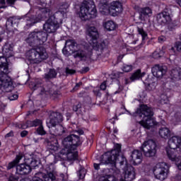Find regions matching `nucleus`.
Returning a JSON list of instances; mask_svg holds the SVG:
<instances>
[{
	"mask_svg": "<svg viewBox=\"0 0 181 181\" xmlns=\"http://www.w3.org/2000/svg\"><path fill=\"white\" fill-rule=\"evenodd\" d=\"M86 36L88 43L91 47L86 48L83 45L77 44L75 40L69 39L65 42L66 46H68L73 52V57L74 59H80L83 62H91L93 59V49H97L98 50H103L107 47V42L103 41L98 45V37H100V33L98 29L95 26H89L86 29Z\"/></svg>",
	"mask_w": 181,
	"mask_h": 181,
	"instance_id": "1",
	"label": "nucleus"
},
{
	"mask_svg": "<svg viewBox=\"0 0 181 181\" xmlns=\"http://www.w3.org/2000/svg\"><path fill=\"white\" fill-rule=\"evenodd\" d=\"M62 122L63 115L57 112H52L49 118L47 120V126L50 135L45 138V142L47 144L48 149L54 151V152L59 151V148H60L59 141L54 136H62L63 134L67 132V129L60 124V122Z\"/></svg>",
	"mask_w": 181,
	"mask_h": 181,
	"instance_id": "2",
	"label": "nucleus"
},
{
	"mask_svg": "<svg viewBox=\"0 0 181 181\" xmlns=\"http://www.w3.org/2000/svg\"><path fill=\"white\" fill-rule=\"evenodd\" d=\"M62 148L60 151L61 155H64L68 160H76L78 158L77 148L83 144L80 136L76 134H71L64 138L62 140Z\"/></svg>",
	"mask_w": 181,
	"mask_h": 181,
	"instance_id": "3",
	"label": "nucleus"
},
{
	"mask_svg": "<svg viewBox=\"0 0 181 181\" xmlns=\"http://www.w3.org/2000/svg\"><path fill=\"white\" fill-rule=\"evenodd\" d=\"M9 74V64L5 57H0V90L10 93L13 90V82Z\"/></svg>",
	"mask_w": 181,
	"mask_h": 181,
	"instance_id": "4",
	"label": "nucleus"
},
{
	"mask_svg": "<svg viewBox=\"0 0 181 181\" xmlns=\"http://www.w3.org/2000/svg\"><path fill=\"white\" fill-rule=\"evenodd\" d=\"M136 114L139 117H143V119L139 122L140 125L146 129H151L152 127L156 125V122L152 118L153 117V109L146 105H141L136 110Z\"/></svg>",
	"mask_w": 181,
	"mask_h": 181,
	"instance_id": "5",
	"label": "nucleus"
},
{
	"mask_svg": "<svg viewBox=\"0 0 181 181\" xmlns=\"http://www.w3.org/2000/svg\"><path fill=\"white\" fill-rule=\"evenodd\" d=\"M119 152H121V144H117L115 145L113 150L102 155L100 163L93 164L95 170H100L101 165H112L115 168L117 159L119 156Z\"/></svg>",
	"mask_w": 181,
	"mask_h": 181,
	"instance_id": "6",
	"label": "nucleus"
},
{
	"mask_svg": "<svg viewBox=\"0 0 181 181\" xmlns=\"http://www.w3.org/2000/svg\"><path fill=\"white\" fill-rule=\"evenodd\" d=\"M79 18L81 21H89L97 18V8L93 0H85L80 6L78 13Z\"/></svg>",
	"mask_w": 181,
	"mask_h": 181,
	"instance_id": "7",
	"label": "nucleus"
},
{
	"mask_svg": "<svg viewBox=\"0 0 181 181\" xmlns=\"http://www.w3.org/2000/svg\"><path fill=\"white\" fill-rule=\"evenodd\" d=\"M30 88H31L33 91H37L38 94L41 95L46 94V95H50L52 98H59V95H60V92L53 90V85L52 83L43 86L42 80L40 79H37L35 83L30 84Z\"/></svg>",
	"mask_w": 181,
	"mask_h": 181,
	"instance_id": "8",
	"label": "nucleus"
},
{
	"mask_svg": "<svg viewBox=\"0 0 181 181\" xmlns=\"http://www.w3.org/2000/svg\"><path fill=\"white\" fill-rule=\"evenodd\" d=\"M47 57L49 55L44 47L33 48L26 52V58L31 64H39L43 60H46Z\"/></svg>",
	"mask_w": 181,
	"mask_h": 181,
	"instance_id": "9",
	"label": "nucleus"
},
{
	"mask_svg": "<svg viewBox=\"0 0 181 181\" xmlns=\"http://www.w3.org/2000/svg\"><path fill=\"white\" fill-rule=\"evenodd\" d=\"M63 23V13L60 11L56 12L49 17L43 25V29L47 33H54Z\"/></svg>",
	"mask_w": 181,
	"mask_h": 181,
	"instance_id": "10",
	"label": "nucleus"
},
{
	"mask_svg": "<svg viewBox=\"0 0 181 181\" xmlns=\"http://www.w3.org/2000/svg\"><path fill=\"white\" fill-rule=\"evenodd\" d=\"M45 170L47 174L37 173L33 177L32 181H67L68 177L67 175H64V174H60V178L56 180L54 168H53L52 165H47Z\"/></svg>",
	"mask_w": 181,
	"mask_h": 181,
	"instance_id": "11",
	"label": "nucleus"
},
{
	"mask_svg": "<svg viewBox=\"0 0 181 181\" xmlns=\"http://www.w3.org/2000/svg\"><path fill=\"white\" fill-rule=\"evenodd\" d=\"M48 36L47 33L35 29L29 34L28 37L26 39V42L29 46L36 47V46L43 45V43L47 42Z\"/></svg>",
	"mask_w": 181,
	"mask_h": 181,
	"instance_id": "12",
	"label": "nucleus"
},
{
	"mask_svg": "<svg viewBox=\"0 0 181 181\" xmlns=\"http://www.w3.org/2000/svg\"><path fill=\"white\" fill-rule=\"evenodd\" d=\"M52 10L50 8L40 7L36 16L30 17H24V21L26 22V26H33L35 23H38L41 21H45L48 16H52Z\"/></svg>",
	"mask_w": 181,
	"mask_h": 181,
	"instance_id": "13",
	"label": "nucleus"
},
{
	"mask_svg": "<svg viewBox=\"0 0 181 181\" xmlns=\"http://www.w3.org/2000/svg\"><path fill=\"white\" fill-rule=\"evenodd\" d=\"M168 172L169 167L166 163H158L153 169V175L158 180H165L168 177Z\"/></svg>",
	"mask_w": 181,
	"mask_h": 181,
	"instance_id": "14",
	"label": "nucleus"
},
{
	"mask_svg": "<svg viewBox=\"0 0 181 181\" xmlns=\"http://www.w3.org/2000/svg\"><path fill=\"white\" fill-rule=\"evenodd\" d=\"M140 149L146 158H153L156 155V143L152 139L146 141Z\"/></svg>",
	"mask_w": 181,
	"mask_h": 181,
	"instance_id": "15",
	"label": "nucleus"
},
{
	"mask_svg": "<svg viewBox=\"0 0 181 181\" xmlns=\"http://www.w3.org/2000/svg\"><path fill=\"white\" fill-rule=\"evenodd\" d=\"M157 21L161 25H170L172 18H170V9L165 8L164 11L157 15Z\"/></svg>",
	"mask_w": 181,
	"mask_h": 181,
	"instance_id": "16",
	"label": "nucleus"
},
{
	"mask_svg": "<svg viewBox=\"0 0 181 181\" xmlns=\"http://www.w3.org/2000/svg\"><path fill=\"white\" fill-rule=\"evenodd\" d=\"M167 156L170 160L175 162V165L181 170V156H176V149L170 148V147L166 148Z\"/></svg>",
	"mask_w": 181,
	"mask_h": 181,
	"instance_id": "17",
	"label": "nucleus"
},
{
	"mask_svg": "<svg viewBox=\"0 0 181 181\" xmlns=\"http://www.w3.org/2000/svg\"><path fill=\"white\" fill-rule=\"evenodd\" d=\"M167 69L166 66L156 64L151 68V73L154 77L157 78H161L164 74H166Z\"/></svg>",
	"mask_w": 181,
	"mask_h": 181,
	"instance_id": "18",
	"label": "nucleus"
},
{
	"mask_svg": "<svg viewBox=\"0 0 181 181\" xmlns=\"http://www.w3.org/2000/svg\"><path fill=\"white\" fill-rule=\"evenodd\" d=\"M32 172V168L29 164L21 163L16 166V175H20L21 176H25L29 175Z\"/></svg>",
	"mask_w": 181,
	"mask_h": 181,
	"instance_id": "19",
	"label": "nucleus"
},
{
	"mask_svg": "<svg viewBox=\"0 0 181 181\" xmlns=\"http://www.w3.org/2000/svg\"><path fill=\"white\" fill-rule=\"evenodd\" d=\"M135 179V168L132 165H127L124 170V178L120 181H132Z\"/></svg>",
	"mask_w": 181,
	"mask_h": 181,
	"instance_id": "20",
	"label": "nucleus"
},
{
	"mask_svg": "<svg viewBox=\"0 0 181 181\" xmlns=\"http://www.w3.org/2000/svg\"><path fill=\"white\" fill-rule=\"evenodd\" d=\"M110 13L112 12L113 16L122 12V4L119 1H112L110 3Z\"/></svg>",
	"mask_w": 181,
	"mask_h": 181,
	"instance_id": "21",
	"label": "nucleus"
},
{
	"mask_svg": "<svg viewBox=\"0 0 181 181\" xmlns=\"http://www.w3.org/2000/svg\"><path fill=\"white\" fill-rule=\"evenodd\" d=\"M181 145L180 136H174L168 140V146L170 149H177Z\"/></svg>",
	"mask_w": 181,
	"mask_h": 181,
	"instance_id": "22",
	"label": "nucleus"
},
{
	"mask_svg": "<svg viewBox=\"0 0 181 181\" xmlns=\"http://www.w3.org/2000/svg\"><path fill=\"white\" fill-rule=\"evenodd\" d=\"M42 126V120L39 119H36L33 121H27L26 124H22L18 126V128L21 129H26V128H29L30 127H40Z\"/></svg>",
	"mask_w": 181,
	"mask_h": 181,
	"instance_id": "23",
	"label": "nucleus"
},
{
	"mask_svg": "<svg viewBox=\"0 0 181 181\" xmlns=\"http://www.w3.org/2000/svg\"><path fill=\"white\" fill-rule=\"evenodd\" d=\"M170 77L171 80L177 81L181 80V68L179 66L174 67L170 71Z\"/></svg>",
	"mask_w": 181,
	"mask_h": 181,
	"instance_id": "24",
	"label": "nucleus"
},
{
	"mask_svg": "<svg viewBox=\"0 0 181 181\" xmlns=\"http://www.w3.org/2000/svg\"><path fill=\"white\" fill-rule=\"evenodd\" d=\"M131 156L135 165H139L142 162V152L141 151L134 150Z\"/></svg>",
	"mask_w": 181,
	"mask_h": 181,
	"instance_id": "25",
	"label": "nucleus"
},
{
	"mask_svg": "<svg viewBox=\"0 0 181 181\" xmlns=\"http://www.w3.org/2000/svg\"><path fill=\"white\" fill-rule=\"evenodd\" d=\"M2 53L5 57H12L13 56V47L8 43H6L2 49Z\"/></svg>",
	"mask_w": 181,
	"mask_h": 181,
	"instance_id": "26",
	"label": "nucleus"
},
{
	"mask_svg": "<svg viewBox=\"0 0 181 181\" xmlns=\"http://www.w3.org/2000/svg\"><path fill=\"white\" fill-rule=\"evenodd\" d=\"M158 134L161 138H163L164 139H169L170 136H172V133L170 132V129L168 127H161L159 129Z\"/></svg>",
	"mask_w": 181,
	"mask_h": 181,
	"instance_id": "27",
	"label": "nucleus"
},
{
	"mask_svg": "<svg viewBox=\"0 0 181 181\" xmlns=\"http://www.w3.org/2000/svg\"><path fill=\"white\" fill-rule=\"evenodd\" d=\"M23 156H24L23 153H19L18 155H17L15 160L8 163L7 166L8 170H10V169H13V168H15V166H16V165H18V163H19L21 160H22Z\"/></svg>",
	"mask_w": 181,
	"mask_h": 181,
	"instance_id": "28",
	"label": "nucleus"
},
{
	"mask_svg": "<svg viewBox=\"0 0 181 181\" xmlns=\"http://www.w3.org/2000/svg\"><path fill=\"white\" fill-rule=\"evenodd\" d=\"M152 15V9L149 7H144L140 9V16L139 18L141 21H145V18L143 16H149Z\"/></svg>",
	"mask_w": 181,
	"mask_h": 181,
	"instance_id": "29",
	"label": "nucleus"
},
{
	"mask_svg": "<svg viewBox=\"0 0 181 181\" xmlns=\"http://www.w3.org/2000/svg\"><path fill=\"white\" fill-rule=\"evenodd\" d=\"M104 28L107 30L109 32L111 30H115V28H117L115 23L112 21H107L103 24Z\"/></svg>",
	"mask_w": 181,
	"mask_h": 181,
	"instance_id": "30",
	"label": "nucleus"
},
{
	"mask_svg": "<svg viewBox=\"0 0 181 181\" xmlns=\"http://www.w3.org/2000/svg\"><path fill=\"white\" fill-rule=\"evenodd\" d=\"M163 54H165V49L163 47L161 49L158 48L152 54V57L153 59H160Z\"/></svg>",
	"mask_w": 181,
	"mask_h": 181,
	"instance_id": "31",
	"label": "nucleus"
},
{
	"mask_svg": "<svg viewBox=\"0 0 181 181\" xmlns=\"http://www.w3.org/2000/svg\"><path fill=\"white\" fill-rule=\"evenodd\" d=\"M144 76H145V73H141V69H138L132 75L130 79L132 81H134V80H139V78L144 77Z\"/></svg>",
	"mask_w": 181,
	"mask_h": 181,
	"instance_id": "32",
	"label": "nucleus"
},
{
	"mask_svg": "<svg viewBox=\"0 0 181 181\" xmlns=\"http://www.w3.org/2000/svg\"><path fill=\"white\" fill-rule=\"evenodd\" d=\"M100 11L102 13H111L110 6H108L107 3L100 4Z\"/></svg>",
	"mask_w": 181,
	"mask_h": 181,
	"instance_id": "33",
	"label": "nucleus"
},
{
	"mask_svg": "<svg viewBox=\"0 0 181 181\" xmlns=\"http://www.w3.org/2000/svg\"><path fill=\"white\" fill-rule=\"evenodd\" d=\"M21 17L12 16L8 18V21L11 23V26H18Z\"/></svg>",
	"mask_w": 181,
	"mask_h": 181,
	"instance_id": "34",
	"label": "nucleus"
},
{
	"mask_svg": "<svg viewBox=\"0 0 181 181\" xmlns=\"http://www.w3.org/2000/svg\"><path fill=\"white\" fill-rule=\"evenodd\" d=\"M57 76V73L56 72V70L54 69H50L49 73L45 74V78H54Z\"/></svg>",
	"mask_w": 181,
	"mask_h": 181,
	"instance_id": "35",
	"label": "nucleus"
},
{
	"mask_svg": "<svg viewBox=\"0 0 181 181\" xmlns=\"http://www.w3.org/2000/svg\"><path fill=\"white\" fill-rule=\"evenodd\" d=\"M137 32H138L139 35H141V36L142 37V40H145V39H146V37H148V33H146L145 32V30H144L143 28L137 27Z\"/></svg>",
	"mask_w": 181,
	"mask_h": 181,
	"instance_id": "36",
	"label": "nucleus"
},
{
	"mask_svg": "<svg viewBox=\"0 0 181 181\" xmlns=\"http://www.w3.org/2000/svg\"><path fill=\"white\" fill-rule=\"evenodd\" d=\"M26 162L28 165L30 166V168H36V166H37V160L34 158H30Z\"/></svg>",
	"mask_w": 181,
	"mask_h": 181,
	"instance_id": "37",
	"label": "nucleus"
},
{
	"mask_svg": "<svg viewBox=\"0 0 181 181\" xmlns=\"http://www.w3.org/2000/svg\"><path fill=\"white\" fill-rule=\"evenodd\" d=\"M159 103L161 104V105H164V104H168L169 103V98L165 95H161Z\"/></svg>",
	"mask_w": 181,
	"mask_h": 181,
	"instance_id": "38",
	"label": "nucleus"
},
{
	"mask_svg": "<svg viewBox=\"0 0 181 181\" xmlns=\"http://www.w3.org/2000/svg\"><path fill=\"white\" fill-rule=\"evenodd\" d=\"M132 69H134V66L132 65H128V64H123V66L122 69L125 73H129V71H132Z\"/></svg>",
	"mask_w": 181,
	"mask_h": 181,
	"instance_id": "39",
	"label": "nucleus"
},
{
	"mask_svg": "<svg viewBox=\"0 0 181 181\" xmlns=\"http://www.w3.org/2000/svg\"><path fill=\"white\" fill-rule=\"evenodd\" d=\"M37 133L38 135H46V131H45V129L43 128V125L41 124V126L37 129Z\"/></svg>",
	"mask_w": 181,
	"mask_h": 181,
	"instance_id": "40",
	"label": "nucleus"
},
{
	"mask_svg": "<svg viewBox=\"0 0 181 181\" xmlns=\"http://www.w3.org/2000/svg\"><path fill=\"white\" fill-rule=\"evenodd\" d=\"M35 4L40 5L42 8H46L47 2L46 0H33Z\"/></svg>",
	"mask_w": 181,
	"mask_h": 181,
	"instance_id": "41",
	"label": "nucleus"
},
{
	"mask_svg": "<svg viewBox=\"0 0 181 181\" xmlns=\"http://www.w3.org/2000/svg\"><path fill=\"white\" fill-rule=\"evenodd\" d=\"M73 110L75 111V112H77V111H81V103H78L76 105H74L73 106Z\"/></svg>",
	"mask_w": 181,
	"mask_h": 181,
	"instance_id": "42",
	"label": "nucleus"
},
{
	"mask_svg": "<svg viewBox=\"0 0 181 181\" xmlns=\"http://www.w3.org/2000/svg\"><path fill=\"white\" fill-rule=\"evenodd\" d=\"M78 176L79 179H84V177L86 176V171H84V170H80L78 172Z\"/></svg>",
	"mask_w": 181,
	"mask_h": 181,
	"instance_id": "43",
	"label": "nucleus"
},
{
	"mask_svg": "<svg viewBox=\"0 0 181 181\" xmlns=\"http://www.w3.org/2000/svg\"><path fill=\"white\" fill-rule=\"evenodd\" d=\"M93 93H94L95 95H96V97H101V95H102V93L100 91L99 88H95L93 90Z\"/></svg>",
	"mask_w": 181,
	"mask_h": 181,
	"instance_id": "44",
	"label": "nucleus"
},
{
	"mask_svg": "<svg viewBox=\"0 0 181 181\" xmlns=\"http://www.w3.org/2000/svg\"><path fill=\"white\" fill-rule=\"evenodd\" d=\"M100 90H102L103 91H105V90L107 89V82L106 81H103L100 86Z\"/></svg>",
	"mask_w": 181,
	"mask_h": 181,
	"instance_id": "45",
	"label": "nucleus"
},
{
	"mask_svg": "<svg viewBox=\"0 0 181 181\" xmlns=\"http://www.w3.org/2000/svg\"><path fill=\"white\" fill-rule=\"evenodd\" d=\"M19 177L15 176L13 175H10L8 181H18Z\"/></svg>",
	"mask_w": 181,
	"mask_h": 181,
	"instance_id": "46",
	"label": "nucleus"
},
{
	"mask_svg": "<svg viewBox=\"0 0 181 181\" xmlns=\"http://www.w3.org/2000/svg\"><path fill=\"white\" fill-rule=\"evenodd\" d=\"M120 166H122L123 165H127V158L125 157L122 156L121 160L119 161Z\"/></svg>",
	"mask_w": 181,
	"mask_h": 181,
	"instance_id": "47",
	"label": "nucleus"
},
{
	"mask_svg": "<svg viewBox=\"0 0 181 181\" xmlns=\"http://www.w3.org/2000/svg\"><path fill=\"white\" fill-rule=\"evenodd\" d=\"M81 86H83V82H78V83H76L73 89L74 91H77V90H78V88H80Z\"/></svg>",
	"mask_w": 181,
	"mask_h": 181,
	"instance_id": "48",
	"label": "nucleus"
},
{
	"mask_svg": "<svg viewBox=\"0 0 181 181\" xmlns=\"http://www.w3.org/2000/svg\"><path fill=\"white\" fill-rule=\"evenodd\" d=\"M74 73H76V70L70 69L69 68L66 69V74H74Z\"/></svg>",
	"mask_w": 181,
	"mask_h": 181,
	"instance_id": "49",
	"label": "nucleus"
},
{
	"mask_svg": "<svg viewBox=\"0 0 181 181\" xmlns=\"http://www.w3.org/2000/svg\"><path fill=\"white\" fill-rule=\"evenodd\" d=\"M159 43H163V42H166V37L161 35L158 37Z\"/></svg>",
	"mask_w": 181,
	"mask_h": 181,
	"instance_id": "50",
	"label": "nucleus"
},
{
	"mask_svg": "<svg viewBox=\"0 0 181 181\" xmlns=\"http://www.w3.org/2000/svg\"><path fill=\"white\" fill-rule=\"evenodd\" d=\"M28 134H29L28 131L23 130V132H21V138H25V136H26V135H28Z\"/></svg>",
	"mask_w": 181,
	"mask_h": 181,
	"instance_id": "51",
	"label": "nucleus"
},
{
	"mask_svg": "<svg viewBox=\"0 0 181 181\" xmlns=\"http://www.w3.org/2000/svg\"><path fill=\"white\" fill-rule=\"evenodd\" d=\"M9 100L11 101H13V100H18V95L14 94V95L9 96Z\"/></svg>",
	"mask_w": 181,
	"mask_h": 181,
	"instance_id": "52",
	"label": "nucleus"
},
{
	"mask_svg": "<svg viewBox=\"0 0 181 181\" xmlns=\"http://www.w3.org/2000/svg\"><path fill=\"white\" fill-rule=\"evenodd\" d=\"M5 108H6V105L4 103H0V111L2 112L5 111Z\"/></svg>",
	"mask_w": 181,
	"mask_h": 181,
	"instance_id": "53",
	"label": "nucleus"
},
{
	"mask_svg": "<svg viewBox=\"0 0 181 181\" xmlns=\"http://www.w3.org/2000/svg\"><path fill=\"white\" fill-rule=\"evenodd\" d=\"M175 118L177 121H180V113H176L175 115Z\"/></svg>",
	"mask_w": 181,
	"mask_h": 181,
	"instance_id": "54",
	"label": "nucleus"
},
{
	"mask_svg": "<svg viewBox=\"0 0 181 181\" xmlns=\"http://www.w3.org/2000/svg\"><path fill=\"white\" fill-rule=\"evenodd\" d=\"M11 136H13V132H10L9 133L6 134L5 136L6 138H9Z\"/></svg>",
	"mask_w": 181,
	"mask_h": 181,
	"instance_id": "55",
	"label": "nucleus"
},
{
	"mask_svg": "<svg viewBox=\"0 0 181 181\" xmlns=\"http://www.w3.org/2000/svg\"><path fill=\"white\" fill-rule=\"evenodd\" d=\"M123 89H124V88L122 86H119V90H116L115 92V94H119V93H121V91H122Z\"/></svg>",
	"mask_w": 181,
	"mask_h": 181,
	"instance_id": "56",
	"label": "nucleus"
},
{
	"mask_svg": "<svg viewBox=\"0 0 181 181\" xmlns=\"http://www.w3.org/2000/svg\"><path fill=\"white\" fill-rule=\"evenodd\" d=\"M177 50H178V52L181 51V42L177 43Z\"/></svg>",
	"mask_w": 181,
	"mask_h": 181,
	"instance_id": "57",
	"label": "nucleus"
},
{
	"mask_svg": "<svg viewBox=\"0 0 181 181\" xmlns=\"http://www.w3.org/2000/svg\"><path fill=\"white\" fill-rule=\"evenodd\" d=\"M62 52H63V54H64L65 56H69V51H67V49H66V48H64L62 49Z\"/></svg>",
	"mask_w": 181,
	"mask_h": 181,
	"instance_id": "58",
	"label": "nucleus"
},
{
	"mask_svg": "<svg viewBox=\"0 0 181 181\" xmlns=\"http://www.w3.org/2000/svg\"><path fill=\"white\" fill-rule=\"evenodd\" d=\"M176 180L181 181V173H178L175 177Z\"/></svg>",
	"mask_w": 181,
	"mask_h": 181,
	"instance_id": "59",
	"label": "nucleus"
},
{
	"mask_svg": "<svg viewBox=\"0 0 181 181\" xmlns=\"http://www.w3.org/2000/svg\"><path fill=\"white\" fill-rule=\"evenodd\" d=\"M90 71V68H88V66L84 67V68H83V69H82V71H83V73H87V71Z\"/></svg>",
	"mask_w": 181,
	"mask_h": 181,
	"instance_id": "60",
	"label": "nucleus"
},
{
	"mask_svg": "<svg viewBox=\"0 0 181 181\" xmlns=\"http://www.w3.org/2000/svg\"><path fill=\"white\" fill-rule=\"evenodd\" d=\"M76 134H78V135H83L84 134V131L78 130V132H76Z\"/></svg>",
	"mask_w": 181,
	"mask_h": 181,
	"instance_id": "61",
	"label": "nucleus"
},
{
	"mask_svg": "<svg viewBox=\"0 0 181 181\" xmlns=\"http://www.w3.org/2000/svg\"><path fill=\"white\" fill-rule=\"evenodd\" d=\"M100 181H110V180H107V178H106L105 177H102L100 178Z\"/></svg>",
	"mask_w": 181,
	"mask_h": 181,
	"instance_id": "62",
	"label": "nucleus"
},
{
	"mask_svg": "<svg viewBox=\"0 0 181 181\" xmlns=\"http://www.w3.org/2000/svg\"><path fill=\"white\" fill-rule=\"evenodd\" d=\"M0 4L1 5H5V0H0Z\"/></svg>",
	"mask_w": 181,
	"mask_h": 181,
	"instance_id": "63",
	"label": "nucleus"
},
{
	"mask_svg": "<svg viewBox=\"0 0 181 181\" xmlns=\"http://www.w3.org/2000/svg\"><path fill=\"white\" fill-rule=\"evenodd\" d=\"M177 4L181 6V0H177Z\"/></svg>",
	"mask_w": 181,
	"mask_h": 181,
	"instance_id": "64",
	"label": "nucleus"
}]
</instances>
